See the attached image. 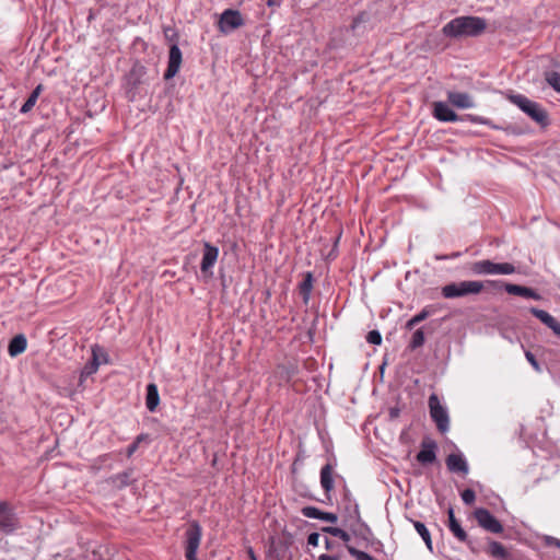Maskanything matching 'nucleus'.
<instances>
[{
  "label": "nucleus",
  "instance_id": "nucleus-11",
  "mask_svg": "<svg viewBox=\"0 0 560 560\" xmlns=\"http://www.w3.org/2000/svg\"><path fill=\"white\" fill-rule=\"evenodd\" d=\"M244 25V20L242 14L237 10L226 9L221 14L219 21V30L220 32L228 34L241 26Z\"/></svg>",
  "mask_w": 560,
  "mask_h": 560
},
{
  "label": "nucleus",
  "instance_id": "nucleus-31",
  "mask_svg": "<svg viewBox=\"0 0 560 560\" xmlns=\"http://www.w3.org/2000/svg\"><path fill=\"white\" fill-rule=\"evenodd\" d=\"M322 530L324 533L330 534L331 536L340 538L345 542L350 540V535L339 527H323Z\"/></svg>",
  "mask_w": 560,
  "mask_h": 560
},
{
  "label": "nucleus",
  "instance_id": "nucleus-12",
  "mask_svg": "<svg viewBox=\"0 0 560 560\" xmlns=\"http://www.w3.org/2000/svg\"><path fill=\"white\" fill-rule=\"evenodd\" d=\"M219 256V248L209 242L203 243V254L200 262V270L203 275L211 277Z\"/></svg>",
  "mask_w": 560,
  "mask_h": 560
},
{
  "label": "nucleus",
  "instance_id": "nucleus-33",
  "mask_svg": "<svg viewBox=\"0 0 560 560\" xmlns=\"http://www.w3.org/2000/svg\"><path fill=\"white\" fill-rule=\"evenodd\" d=\"M348 552L355 558V560H375L371 555L365 551L359 550L353 546H347Z\"/></svg>",
  "mask_w": 560,
  "mask_h": 560
},
{
  "label": "nucleus",
  "instance_id": "nucleus-5",
  "mask_svg": "<svg viewBox=\"0 0 560 560\" xmlns=\"http://www.w3.org/2000/svg\"><path fill=\"white\" fill-rule=\"evenodd\" d=\"M470 269L475 275H512L515 272L514 265L510 262H493L489 259L472 262Z\"/></svg>",
  "mask_w": 560,
  "mask_h": 560
},
{
  "label": "nucleus",
  "instance_id": "nucleus-25",
  "mask_svg": "<svg viewBox=\"0 0 560 560\" xmlns=\"http://www.w3.org/2000/svg\"><path fill=\"white\" fill-rule=\"evenodd\" d=\"M313 281H314L313 273L306 272L304 275L303 281L299 285L300 293H301V295L303 298V302L305 304H307L310 302L311 293H312V289H313Z\"/></svg>",
  "mask_w": 560,
  "mask_h": 560
},
{
  "label": "nucleus",
  "instance_id": "nucleus-26",
  "mask_svg": "<svg viewBox=\"0 0 560 560\" xmlns=\"http://www.w3.org/2000/svg\"><path fill=\"white\" fill-rule=\"evenodd\" d=\"M132 475H133L132 470L122 471L120 474L112 476L110 477V483L114 487H116L118 489H121V488L128 486L131 482Z\"/></svg>",
  "mask_w": 560,
  "mask_h": 560
},
{
  "label": "nucleus",
  "instance_id": "nucleus-44",
  "mask_svg": "<svg viewBox=\"0 0 560 560\" xmlns=\"http://www.w3.org/2000/svg\"><path fill=\"white\" fill-rule=\"evenodd\" d=\"M144 440V435H138L137 439L133 442H138L140 444Z\"/></svg>",
  "mask_w": 560,
  "mask_h": 560
},
{
  "label": "nucleus",
  "instance_id": "nucleus-42",
  "mask_svg": "<svg viewBox=\"0 0 560 560\" xmlns=\"http://www.w3.org/2000/svg\"><path fill=\"white\" fill-rule=\"evenodd\" d=\"M247 555H248V557H249V560H257V557H256V555H255V551H254V549H253L252 547H248V548H247Z\"/></svg>",
  "mask_w": 560,
  "mask_h": 560
},
{
  "label": "nucleus",
  "instance_id": "nucleus-37",
  "mask_svg": "<svg viewBox=\"0 0 560 560\" xmlns=\"http://www.w3.org/2000/svg\"><path fill=\"white\" fill-rule=\"evenodd\" d=\"M319 541V534L318 533H312L307 537V544L313 547H317Z\"/></svg>",
  "mask_w": 560,
  "mask_h": 560
},
{
  "label": "nucleus",
  "instance_id": "nucleus-24",
  "mask_svg": "<svg viewBox=\"0 0 560 560\" xmlns=\"http://www.w3.org/2000/svg\"><path fill=\"white\" fill-rule=\"evenodd\" d=\"M160 404V395L158 390V386L154 383H150L147 385V395H145V407L149 411H155L156 407Z\"/></svg>",
  "mask_w": 560,
  "mask_h": 560
},
{
  "label": "nucleus",
  "instance_id": "nucleus-28",
  "mask_svg": "<svg viewBox=\"0 0 560 560\" xmlns=\"http://www.w3.org/2000/svg\"><path fill=\"white\" fill-rule=\"evenodd\" d=\"M412 523H413L415 529L421 536V538L425 542V546L428 547V549L430 551H432V539H431V535H430V532L427 528V526L419 521H413Z\"/></svg>",
  "mask_w": 560,
  "mask_h": 560
},
{
  "label": "nucleus",
  "instance_id": "nucleus-27",
  "mask_svg": "<svg viewBox=\"0 0 560 560\" xmlns=\"http://www.w3.org/2000/svg\"><path fill=\"white\" fill-rule=\"evenodd\" d=\"M42 90H43V86H42V84H39L32 91V93L30 94V96L27 97V100L25 101V103L22 105V107L20 109V112L22 114H27L28 112L32 110V108L35 106V104L38 100V96H39Z\"/></svg>",
  "mask_w": 560,
  "mask_h": 560
},
{
  "label": "nucleus",
  "instance_id": "nucleus-29",
  "mask_svg": "<svg viewBox=\"0 0 560 560\" xmlns=\"http://www.w3.org/2000/svg\"><path fill=\"white\" fill-rule=\"evenodd\" d=\"M431 315V311L429 307H424L421 312H419L417 315L412 316L407 323H406V329L411 330L413 329L418 324L427 319Z\"/></svg>",
  "mask_w": 560,
  "mask_h": 560
},
{
  "label": "nucleus",
  "instance_id": "nucleus-17",
  "mask_svg": "<svg viewBox=\"0 0 560 560\" xmlns=\"http://www.w3.org/2000/svg\"><path fill=\"white\" fill-rule=\"evenodd\" d=\"M98 352L103 354L104 362H107V353L100 346H94L92 348V360L88 362L81 371V381L96 373V371L98 370V366L101 364L98 359Z\"/></svg>",
  "mask_w": 560,
  "mask_h": 560
},
{
  "label": "nucleus",
  "instance_id": "nucleus-21",
  "mask_svg": "<svg viewBox=\"0 0 560 560\" xmlns=\"http://www.w3.org/2000/svg\"><path fill=\"white\" fill-rule=\"evenodd\" d=\"M446 466H447L448 470L452 472H462V474L468 472L467 462L464 459V457L462 455H458V454H450L446 457Z\"/></svg>",
  "mask_w": 560,
  "mask_h": 560
},
{
  "label": "nucleus",
  "instance_id": "nucleus-10",
  "mask_svg": "<svg viewBox=\"0 0 560 560\" xmlns=\"http://www.w3.org/2000/svg\"><path fill=\"white\" fill-rule=\"evenodd\" d=\"M19 527V520L12 506L5 501H0V530L11 534Z\"/></svg>",
  "mask_w": 560,
  "mask_h": 560
},
{
  "label": "nucleus",
  "instance_id": "nucleus-30",
  "mask_svg": "<svg viewBox=\"0 0 560 560\" xmlns=\"http://www.w3.org/2000/svg\"><path fill=\"white\" fill-rule=\"evenodd\" d=\"M425 338H424V331L423 328H418L415 330V332L411 336L410 342L408 345V348L410 350H416L424 345Z\"/></svg>",
  "mask_w": 560,
  "mask_h": 560
},
{
  "label": "nucleus",
  "instance_id": "nucleus-7",
  "mask_svg": "<svg viewBox=\"0 0 560 560\" xmlns=\"http://www.w3.org/2000/svg\"><path fill=\"white\" fill-rule=\"evenodd\" d=\"M429 409L432 420L435 422L438 430L445 433L450 429V417L445 407L440 402L439 397L432 394L429 397Z\"/></svg>",
  "mask_w": 560,
  "mask_h": 560
},
{
  "label": "nucleus",
  "instance_id": "nucleus-47",
  "mask_svg": "<svg viewBox=\"0 0 560 560\" xmlns=\"http://www.w3.org/2000/svg\"><path fill=\"white\" fill-rule=\"evenodd\" d=\"M98 359H100V362H101V363H105V362H104V357H103V354H102V353H100V352H98Z\"/></svg>",
  "mask_w": 560,
  "mask_h": 560
},
{
  "label": "nucleus",
  "instance_id": "nucleus-35",
  "mask_svg": "<svg viewBox=\"0 0 560 560\" xmlns=\"http://www.w3.org/2000/svg\"><path fill=\"white\" fill-rule=\"evenodd\" d=\"M462 500L464 501L465 504L467 505H470L475 502L476 500V493L474 490L471 489H465L463 492H462Z\"/></svg>",
  "mask_w": 560,
  "mask_h": 560
},
{
  "label": "nucleus",
  "instance_id": "nucleus-15",
  "mask_svg": "<svg viewBox=\"0 0 560 560\" xmlns=\"http://www.w3.org/2000/svg\"><path fill=\"white\" fill-rule=\"evenodd\" d=\"M485 552L493 560H514L511 550L497 540L488 539Z\"/></svg>",
  "mask_w": 560,
  "mask_h": 560
},
{
  "label": "nucleus",
  "instance_id": "nucleus-4",
  "mask_svg": "<svg viewBox=\"0 0 560 560\" xmlns=\"http://www.w3.org/2000/svg\"><path fill=\"white\" fill-rule=\"evenodd\" d=\"M433 117L439 121L443 122H454V121H470L472 124L478 125H489V119L482 116H477L472 114H466L464 116H458L450 106L444 102H435L433 103Z\"/></svg>",
  "mask_w": 560,
  "mask_h": 560
},
{
  "label": "nucleus",
  "instance_id": "nucleus-3",
  "mask_svg": "<svg viewBox=\"0 0 560 560\" xmlns=\"http://www.w3.org/2000/svg\"><path fill=\"white\" fill-rule=\"evenodd\" d=\"M506 98L517 106L523 113L541 126L548 125L547 112L538 104L523 94H506Z\"/></svg>",
  "mask_w": 560,
  "mask_h": 560
},
{
  "label": "nucleus",
  "instance_id": "nucleus-38",
  "mask_svg": "<svg viewBox=\"0 0 560 560\" xmlns=\"http://www.w3.org/2000/svg\"><path fill=\"white\" fill-rule=\"evenodd\" d=\"M546 544L548 546H556V547L560 548V539L552 537V536L546 537Z\"/></svg>",
  "mask_w": 560,
  "mask_h": 560
},
{
  "label": "nucleus",
  "instance_id": "nucleus-41",
  "mask_svg": "<svg viewBox=\"0 0 560 560\" xmlns=\"http://www.w3.org/2000/svg\"><path fill=\"white\" fill-rule=\"evenodd\" d=\"M318 559H319V560H339V558H338V557H336V556H330V555H326V553L320 555Z\"/></svg>",
  "mask_w": 560,
  "mask_h": 560
},
{
  "label": "nucleus",
  "instance_id": "nucleus-2",
  "mask_svg": "<svg viewBox=\"0 0 560 560\" xmlns=\"http://www.w3.org/2000/svg\"><path fill=\"white\" fill-rule=\"evenodd\" d=\"M486 285L497 287L501 285L500 280H487V281H478V280H464L459 282H451L442 287L441 293L445 299H456L463 298L470 294L480 293Z\"/></svg>",
  "mask_w": 560,
  "mask_h": 560
},
{
  "label": "nucleus",
  "instance_id": "nucleus-40",
  "mask_svg": "<svg viewBox=\"0 0 560 560\" xmlns=\"http://www.w3.org/2000/svg\"><path fill=\"white\" fill-rule=\"evenodd\" d=\"M460 253H453L452 255L450 256H435V259L436 260H445V259H451V258H457L459 257Z\"/></svg>",
  "mask_w": 560,
  "mask_h": 560
},
{
  "label": "nucleus",
  "instance_id": "nucleus-36",
  "mask_svg": "<svg viewBox=\"0 0 560 560\" xmlns=\"http://www.w3.org/2000/svg\"><path fill=\"white\" fill-rule=\"evenodd\" d=\"M525 358L536 372H541V366L530 351H525Z\"/></svg>",
  "mask_w": 560,
  "mask_h": 560
},
{
  "label": "nucleus",
  "instance_id": "nucleus-14",
  "mask_svg": "<svg viewBox=\"0 0 560 560\" xmlns=\"http://www.w3.org/2000/svg\"><path fill=\"white\" fill-rule=\"evenodd\" d=\"M182 60L183 55L179 47L176 44L172 45L168 52L167 68L164 72L165 80H170L177 74L182 65Z\"/></svg>",
  "mask_w": 560,
  "mask_h": 560
},
{
  "label": "nucleus",
  "instance_id": "nucleus-23",
  "mask_svg": "<svg viewBox=\"0 0 560 560\" xmlns=\"http://www.w3.org/2000/svg\"><path fill=\"white\" fill-rule=\"evenodd\" d=\"M27 340L23 334L14 336L8 347V352L11 357H18L26 350Z\"/></svg>",
  "mask_w": 560,
  "mask_h": 560
},
{
  "label": "nucleus",
  "instance_id": "nucleus-34",
  "mask_svg": "<svg viewBox=\"0 0 560 560\" xmlns=\"http://www.w3.org/2000/svg\"><path fill=\"white\" fill-rule=\"evenodd\" d=\"M366 341L372 345H381L382 343V335L378 330H371L366 335Z\"/></svg>",
  "mask_w": 560,
  "mask_h": 560
},
{
  "label": "nucleus",
  "instance_id": "nucleus-18",
  "mask_svg": "<svg viewBox=\"0 0 560 560\" xmlns=\"http://www.w3.org/2000/svg\"><path fill=\"white\" fill-rule=\"evenodd\" d=\"M495 288H499V289L504 288V290L509 294H513V295H520V296L533 299L536 301L541 299V295L536 290L528 288V287H523V285L513 284V283H503L501 281V285H497Z\"/></svg>",
  "mask_w": 560,
  "mask_h": 560
},
{
  "label": "nucleus",
  "instance_id": "nucleus-43",
  "mask_svg": "<svg viewBox=\"0 0 560 560\" xmlns=\"http://www.w3.org/2000/svg\"><path fill=\"white\" fill-rule=\"evenodd\" d=\"M325 545H326V549L332 548V541H330L328 538H325Z\"/></svg>",
  "mask_w": 560,
  "mask_h": 560
},
{
  "label": "nucleus",
  "instance_id": "nucleus-13",
  "mask_svg": "<svg viewBox=\"0 0 560 560\" xmlns=\"http://www.w3.org/2000/svg\"><path fill=\"white\" fill-rule=\"evenodd\" d=\"M438 444L430 438H424L421 442V450L417 454V460L422 465H430L436 460Z\"/></svg>",
  "mask_w": 560,
  "mask_h": 560
},
{
  "label": "nucleus",
  "instance_id": "nucleus-46",
  "mask_svg": "<svg viewBox=\"0 0 560 560\" xmlns=\"http://www.w3.org/2000/svg\"><path fill=\"white\" fill-rule=\"evenodd\" d=\"M276 4V1L275 0H267V5L268 7H272Z\"/></svg>",
  "mask_w": 560,
  "mask_h": 560
},
{
  "label": "nucleus",
  "instance_id": "nucleus-19",
  "mask_svg": "<svg viewBox=\"0 0 560 560\" xmlns=\"http://www.w3.org/2000/svg\"><path fill=\"white\" fill-rule=\"evenodd\" d=\"M530 313L541 323H544L548 328H550L555 335L560 337V323L553 316H551L548 312L537 307H532Z\"/></svg>",
  "mask_w": 560,
  "mask_h": 560
},
{
  "label": "nucleus",
  "instance_id": "nucleus-8",
  "mask_svg": "<svg viewBox=\"0 0 560 560\" xmlns=\"http://www.w3.org/2000/svg\"><path fill=\"white\" fill-rule=\"evenodd\" d=\"M474 516L480 527L492 534H501L503 532V525L494 517L489 510L485 508H478L474 512Z\"/></svg>",
  "mask_w": 560,
  "mask_h": 560
},
{
  "label": "nucleus",
  "instance_id": "nucleus-48",
  "mask_svg": "<svg viewBox=\"0 0 560 560\" xmlns=\"http://www.w3.org/2000/svg\"><path fill=\"white\" fill-rule=\"evenodd\" d=\"M354 512H355V514L359 516V506H358L357 504H355V506H354Z\"/></svg>",
  "mask_w": 560,
  "mask_h": 560
},
{
  "label": "nucleus",
  "instance_id": "nucleus-45",
  "mask_svg": "<svg viewBox=\"0 0 560 560\" xmlns=\"http://www.w3.org/2000/svg\"><path fill=\"white\" fill-rule=\"evenodd\" d=\"M398 412H399V411H398V409H392V410H390V416H392V418L397 417V416H398Z\"/></svg>",
  "mask_w": 560,
  "mask_h": 560
},
{
  "label": "nucleus",
  "instance_id": "nucleus-16",
  "mask_svg": "<svg viewBox=\"0 0 560 560\" xmlns=\"http://www.w3.org/2000/svg\"><path fill=\"white\" fill-rule=\"evenodd\" d=\"M447 102L460 109H467L475 107V101L474 97L466 93V92H456V91H448L447 92Z\"/></svg>",
  "mask_w": 560,
  "mask_h": 560
},
{
  "label": "nucleus",
  "instance_id": "nucleus-6",
  "mask_svg": "<svg viewBox=\"0 0 560 560\" xmlns=\"http://www.w3.org/2000/svg\"><path fill=\"white\" fill-rule=\"evenodd\" d=\"M185 557L186 560H198L197 551L201 542L202 528L198 522L194 521L189 524L185 533Z\"/></svg>",
  "mask_w": 560,
  "mask_h": 560
},
{
  "label": "nucleus",
  "instance_id": "nucleus-1",
  "mask_svg": "<svg viewBox=\"0 0 560 560\" xmlns=\"http://www.w3.org/2000/svg\"><path fill=\"white\" fill-rule=\"evenodd\" d=\"M487 27L485 19L479 16H458L446 23L442 32L452 38L476 37L481 35Z\"/></svg>",
  "mask_w": 560,
  "mask_h": 560
},
{
  "label": "nucleus",
  "instance_id": "nucleus-39",
  "mask_svg": "<svg viewBox=\"0 0 560 560\" xmlns=\"http://www.w3.org/2000/svg\"><path fill=\"white\" fill-rule=\"evenodd\" d=\"M138 442H132L127 448V456L130 457L138 448Z\"/></svg>",
  "mask_w": 560,
  "mask_h": 560
},
{
  "label": "nucleus",
  "instance_id": "nucleus-22",
  "mask_svg": "<svg viewBox=\"0 0 560 560\" xmlns=\"http://www.w3.org/2000/svg\"><path fill=\"white\" fill-rule=\"evenodd\" d=\"M320 486L326 494L334 489V467L331 464H326L322 467Z\"/></svg>",
  "mask_w": 560,
  "mask_h": 560
},
{
  "label": "nucleus",
  "instance_id": "nucleus-20",
  "mask_svg": "<svg viewBox=\"0 0 560 560\" xmlns=\"http://www.w3.org/2000/svg\"><path fill=\"white\" fill-rule=\"evenodd\" d=\"M301 513L305 517L317 518L329 523H336L338 521V516L335 513L324 512L316 506H304Z\"/></svg>",
  "mask_w": 560,
  "mask_h": 560
},
{
  "label": "nucleus",
  "instance_id": "nucleus-32",
  "mask_svg": "<svg viewBox=\"0 0 560 560\" xmlns=\"http://www.w3.org/2000/svg\"><path fill=\"white\" fill-rule=\"evenodd\" d=\"M547 83L558 93H560V73L556 71L546 72Z\"/></svg>",
  "mask_w": 560,
  "mask_h": 560
},
{
  "label": "nucleus",
  "instance_id": "nucleus-9",
  "mask_svg": "<svg viewBox=\"0 0 560 560\" xmlns=\"http://www.w3.org/2000/svg\"><path fill=\"white\" fill-rule=\"evenodd\" d=\"M447 516H448V528L452 532V534L460 542H465L471 552L478 553L480 551L479 547L477 546L476 541L472 538L468 537L467 533L460 526V524L458 523V521L455 517V514H454V511L452 508L448 509Z\"/></svg>",
  "mask_w": 560,
  "mask_h": 560
}]
</instances>
